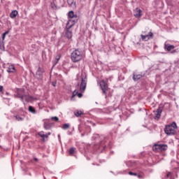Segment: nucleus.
I'll return each mask as SVG.
<instances>
[{
  "label": "nucleus",
  "mask_w": 179,
  "mask_h": 179,
  "mask_svg": "<svg viewBox=\"0 0 179 179\" xmlns=\"http://www.w3.org/2000/svg\"><path fill=\"white\" fill-rule=\"evenodd\" d=\"M87 85V76H86V75H83L82 78H81V82L80 84V93H79L78 92V90H74V92H73V95L71 96V99H73V97H75V96H78V97H79V99H80L83 94H82V93H85V91L86 90V86Z\"/></svg>",
  "instance_id": "obj_1"
},
{
  "label": "nucleus",
  "mask_w": 179,
  "mask_h": 179,
  "mask_svg": "<svg viewBox=\"0 0 179 179\" xmlns=\"http://www.w3.org/2000/svg\"><path fill=\"white\" fill-rule=\"evenodd\" d=\"M83 58V54L79 50V49H76L71 54V59L73 62H79Z\"/></svg>",
  "instance_id": "obj_2"
},
{
  "label": "nucleus",
  "mask_w": 179,
  "mask_h": 179,
  "mask_svg": "<svg viewBox=\"0 0 179 179\" xmlns=\"http://www.w3.org/2000/svg\"><path fill=\"white\" fill-rule=\"evenodd\" d=\"M176 131H177V124L175 122L166 125L164 129V132L166 135H176Z\"/></svg>",
  "instance_id": "obj_3"
},
{
  "label": "nucleus",
  "mask_w": 179,
  "mask_h": 179,
  "mask_svg": "<svg viewBox=\"0 0 179 179\" xmlns=\"http://www.w3.org/2000/svg\"><path fill=\"white\" fill-rule=\"evenodd\" d=\"M16 93L17 94H15V96L17 97V99H20L22 103H24V100L25 101H29L30 96L24 94V89L17 88Z\"/></svg>",
  "instance_id": "obj_4"
},
{
  "label": "nucleus",
  "mask_w": 179,
  "mask_h": 179,
  "mask_svg": "<svg viewBox=\"0 0 179 179\" xmlns=\"http://www.w3.org/2000/svg\"><path fill=\"white\" fill-rule=\"evenodd\" d=\"M100 87L103 93V94H106V98H107V92H108V84L104 81V80H101L100 82Z\"/></svg>",
  "instance_id": "obj_5"
},
{
  "label": "nucleus",
  "mask_w": 179,
  "mask_h": 179,
  "mask_svg": "<svg viewBox=\"0 0 179 179\" xmlns=\"http://www.w3.org/2000/svg\"><path fill=\"white\" fill-rule=\"evenodd\" d=\"M44 72H45V71H44V69L43 67L39 66L35 74V78L38 80H41V79H43Z\"/></svg>",
  "instance_id": "obj_6"
},
{
  "label": "nucleus",
  "mask_w": 179,
  "mask_h": 179,
  "mask_svg": "<svg viewBox=\"0 0 179 179\" xmlns=\"http://www.w3.org/2000/svg\"><path fill=\"white\" fill-rule=\"evenodd\" d=\"M72 26H73V24L69 26V22L66 24V29L65 31V34L67 38H72Z\"/></svg>",
  "instance_id": "obj_7"
},
{
  "label": "nucleus",
  "mask_w": 179,
  "mask_h": 179,
  "mask_svg": "<svg viewBox=\"0 0 179 179\" xmlns=\"http://www.w3.org/2000/svg\"><path fill=\"white\" fill-rule=\"evenodd\" d=\"M38 136L42 138L43 142H45V139H46V141H47V139H48V136H50V135H51V132H48V134H45L44 131H40L38 133Z\"/></svg>",
  "instance_id": "obj_8"
},
{
  "label": "nucleus",
  "mask_w": 179,
  "mask_h": 179,
  "mask_svg": "<svg viewBox=\"0 0 179 179\" xmlns=\"http://www.w3.org/2000/svg\"><path fill=\"white\" fill-rule=\"evenodd\" d=\"M134 16L135 17H141L142 16V10H141V8H136L134 10Z\"/></svg>",
  "instance_id": "obj_9"
},
{
  "label": "nucleus",
  "mask_w": 179,
  "mask_h": 179,
  "mask_svg": "<svg viewBox=\"0 0 179 179\" xmlns=\"http://www.w3.org/2000/svg\"><path fill=\"white\" fill-rule=\"evenodd\" d=\"M162 113H163V110L162 108H159L155 112V120H159L162 117Z\"/></svg>",
  "instance_id": "obj_10"
},
{
  "label": "nucleus",
  "mask_w": 179,
  "mask_h": 179,
  "mask_svg": "<svg viewBox=\"0 0 179 179\" xmlns=\"http://www.w3.org/2000/svg\"><path fill=\"white\" fill-rule=\"evenodd\" d=\"M176 48V46L174 45H170L169 43H166L164 45V50H166L167 51H171Z\"/></svg>",
  "instance_id": "obj_11"
},
{
  "label": "nucleus",
  "mask_w": 179,
  "mask_h": 179,
  "mask_svg": "<svg viewBox=\"0 0 179 179\" xmlns=\"http://www.w3.org/2000/svg\"><path fill=\"white\" fill-rule=\"evenodd\" d=\"M16 69H15V66L13 65H10L8 66V69L7 70V72H8L9 73H13V72H15Z\"/></svg>",
  "instance_id": "obj_12"
},
{
  "label": "nucleus",
  "mask_w": 179,
  "mask_h": 179,
  "mask_svg": "<svg viewBox=\"0 0 179 179\" xmlns=\"http://www.w3.org/2000/svg\"><path fill=\"white\" fill-rule=\"evenodd\" d=\"M154 152H160V144H155L152 147Z\"/></svg>",
  "instance_id": "obj_13"
},
{
  "label": "nucleus",
  "mask_w": 179,
  "mask_h": 179,
  "mask_svg": "<svg viewBox=\"0 0 179 179\" xmlns=\"http://www.w3.org/2000/svg\"><path fill=\"white\" fill-rule=\"evenodd\" d=\"M17 10H13L10 14V17H11V19H15V17H16V16H17Z\"/></svg>",
  "instance_id": "obj_14"
},
{
  "label": "nucleus",
  "mask_w": 179,
  "mask_h": 179,
  "mask_svg": "<svg viewBox=\"0 0 179 179\" xmlns=\"http://www.w3.org/2000/svg\"><path fill=\"white\" fill-rule=\"evenodd\" d=\"M167 145L160 144L159 145V152H163L164 150H167Z\"/></svg>",
  "instance_id": "obj_15"
},
{
  "label": "nucleus",
  "mask_w": 179,
  "mask_h": 179,
  "mask_svg": "<svg viewBox=\"0 0 179 179\" xmlns=\"http://www.w3.org/2000/svg\"><path fill=\"white\" fill-rule=\"evenodd\" d=\"M142 78V75L141 74H133V80L136 82V80H139Z\"/></svg>",
  "instance_id": "obj_16"
},
{
  "label": "nucleus",
  "mask_w": 179,
  "mask_h": 179,
  "mask_svg": "<svg viewBox=\"0 0 179 179\" xmlns=\"http://www.w3.org/2000/svg\"><path fill=\"white\" fill-rule=\"evenodd\" d=\"M145 36L147 37V40L153 38V33L152 31L148 32V34H145Z\"/></svg>",
  "instance_id": "obj_17"
},
{
  "label": "nucleus",
  "mask_w": 179,
  "mask_h": 179,
  "mask_svg": "<svg viewBox=\"0 0 179 179\" xmlns=\"http://www.w3.org/2000/svg\"><path fill=\"white\" fill-rule=\"evenodd\" d=\"M83 114V112H82L81 110H76L74 112V115H76V117H80V115H82Z\"/></svg>",
  "instance_id": "obj_18"
},
{
  "label": "nucleus",
  "mask_w": 179,
  "mask_h": 179,
  "mask_svg": "<svg viewBox=\"0 0 179 179\" xmlns=\"http://www.w3.org/2000/svg\"><path fill=\"white\" fill-rule=\"evenodd\" d=\"M29 113H32V114H36V109L33 106H29L28 108Z\"/></svg>",
  "instance_id": "obj_19"
},
{
  "label": "nucleus",
  "mask_w": 179,
  "mask_h": 179,
  "mask_svg": "<svg viewBox=\"0 0 179 179\" xmlns=\"http://www.w3.org/2000/svg\"><path fill=\"white\" fill-rule=\"evenodd\" d=\"M71 128V125L69 124H64L62 126V129H69Z\"/></svg>",
  "instance_id": "obj_20"
},
{
  "label": "nucleus",
  "mask_w": 179,
  "mask_h": 179,
  "mask_svg": "<svg viewBox=\"0 0 179 179\" xmlns=\"http://www.w3.org/2000/svg\"><path fill=\"white\" fill-rule=\"evenodd\" d=\"M69 153L70 156H72V155H73V153H75V148H71L69 150Z\"/></svg>",
  "instance_id": "obj_21"
},
{
  "label": "nucleus",
  "mask_w": 179,
  "mask_h": 179,
  "mask_svg": "<svg viewBox=\"0 0 179 179\" xmlns=\"http://www.w3.org/2000/svg\"><path fill=\"white\" fill-rule=\"evenodd\" d=\"M69 17H71V19L75 17V13L72 10L69 12Z\"/></svg>",
  "instance_id": "obj_22"
},
{
  "label": "nucleus",
  "mask_w": 179,
  "mask_h": 179,
  "mask_svg": "<svg viewBox=\"0 0 179 179\" xmlns=\"http://www.w3.org/2000/svg\"><path fill=\"white\" fill-rule=\"evenodd\" d=\"M15 117L17 121H23V117H20V115H16Z\"/></svg>",
  "instance_id": "obj_23"
},
{
  "label": "nucleus",
  "mask_w": 179,
  "mask_h": 179,
  "mask_svg": "<svg viewBox=\"0 0 179 179\" xmlns=\"http://www.w3.org/2000/svg\"><path fill=\"white\" fill-rule=\"evenodd\" d=\"M141 38L143 41H148V38L146 37V35L141 34Z\"/></svg>",
  "instance_id": "obj_24"
},
{
  "label": "nucleus",
  "mask_w": 179,
  "mask_h": 179,
  "mask_svg": "<svg viewBox=\"0 0 179 179\" xmlns=\"http://www.w3.org/2000/svg\"><path fill=\"white\" fill-rule=\"evenodd\" d=\"M9 31H6L2 34V38L3 40H5V37L6 36V34H8Z\"/></svg>",
  "instance_id": "obj_25"
},
{
  "label": "nucleus",
  "mask_w": 179,
  "mask_h": 179,
  "mask_svg": "<svg viewBox=\"0 0 179 179\" xmlns=\"http://www.w3.org/2000/svg\"><path fill=\"white\" fill-rule=\"evenodd\" d=\"M45 129H48L50 128V124L45 123L43 125Z\"/></svg>",
  "instance_id": "obj_26"
},
{
  "label": "nucleus",
  "mask_w": 179,
  "mask_h": 179,
  "mask_svg": "<svg viewBox=\"0 0 179 179\" xmlns=\"http://www.w3.org/2000/svg\"><path fill=\"white\" fill-rule=\"evenodd\" d=\"M52 120H54V121H55L56 122H57V121H59V118L57 116L55 117H52Z\"/></svg>",
  "instance_id": "obj_27"
},
{
  "label": "nucleus",
  "mask_w": 179,
  "mask_h": 179,
  "mask_svg": "<svg viewBox=\"0 0 179 179\" xmlns=\"http://www.w3.org/2000/svg\"><path fill=\"white\" fill-rule=\"evenodd\" d=\"M129 176H138V173H133V172H129Z\"/></svg>",
  "instance_id": "obj_28"
},
{
  "label": "nucleus",
  "mask_w": 179,
  "mask_h": 179,
  "mask_svg": "<svg viewBox=\"0 0 179 179\" xmlns=\"http://www.w3.org/2000/svg\"><path fill=\"white\" fill-rule=\"evenodd\" d=\"M171 176V173L169 172L166 174V178H169V177H170Z\"/></svg>",
  "instance_id": "obj_29"
},
{
  "label": "nucleus",
  "mask_w": 179,
  "mask_h": 179,
  "mask_svg": "<svg viewBox=\"0 0 179 179\" xmlns=\"http://www.w3.org/2000/svg\"><path fill=\"white\" fill-rule=\"evenodd\" d=\"M3 90V86L0 85V92H2Z\"/></svg>",
  "instance_id": "obj_30"
},
{
  "label": "nucleus",
  "mask_w": 179,
  "mask_h": 179,
  "mask_svg": "<svg viewBox=\"0 0 179 179\" xmlns=\"http://www.w3.org/2000/svg\"><path fill=\"white\" fill-rule=\"evenodd\" d=\"M52 86H54V87H55V86H56V83H52Z\"/></svg>",
  "instance_id": "obj_31"
},
{
  "label": "nucleus",
  "mask_w": 179,
  "mask_h": 179,
  "mask_svg": "<svg viewBox=\"0 0 179 179\" xmlns=\"http://www.w3.org/2000/svg\"><path fill=\"white\" fill-rule=\"evenodd\" d=\"M138 177L139 178H142L143 177H142V175H138Z\"/></svg>",
  "instance_id": "obj_32"
},
{
  "label": "nucleus",
  "mask_w": 179,
  "mask_h": 179,
  "mask_svg": "<svg viewBox=\"0 0 179 179\" xmlns=\"http://www.w3.org/2000/svg\"><path fill=\"white\" fill-rule=\"evenodd\" d=\"M35 162H38V159L34 158Z\"/></svg>",
  "instance_id": "obj_33"
},
{
  "label": "nucleus",
  "mask_w": 179,
  "mask_h": 179,
  "mask_svg": "<svg viewBox=\"0 0 179 179\" xmlns=\"http://www.w3.org/2000/svg\"><path fill=\"white\" fill-rule=\"evenodd\" d=\"M143 33H144V34H146L148 33V31H145Z\"/></svg>",
  "instance_id": "obj_34"
},
{
  "label": "nucleus",
  "mask_w": 179,
  "mask_h": 179,
  "mask_svg": "<svg viewBox=\"0 0 179 179\" xmlns=\"http://www.w3.org/2000/svg\"><path fill=\"white\" fill-rule=\"evenodd\" d=\"M59 59H57V62H58Z\"/></svg>",
  "instance_id": "obj_35"
},
{
  "label": "nucleus",
  "mask_w": 179,
  "mask_h": 179,
  "mask_svg": "<svg viewBox=\"0 0 179 179\" xmlns=\"http://www.w3.org/2000/svg\"><path fill=\"white\" fill-rule=\"evenodd\" d=\"M0 44H1V41H0Z\"/></svg>",
  "instance_id": "obj_36"
}]
</instances>
